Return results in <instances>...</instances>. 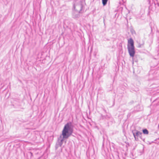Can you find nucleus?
I'll return each mask as SVG.
<instances>
[{"label":"nucleus","instance_id":"f257e3e1","mask_svg":"<svg viewBox=\"0 0 159 159\" xmlns=\"http://www.w3.org/2000/svg\"><path fill=\"white\" fill-rule=\"evenodd\" d=\"M73 132V126L71 122H69L65 125L60 135L63 137V139H67Z\"/></svg>","mask_w":159,"mask_h":159},{"label":"nucleus","instance_id":"f03ea898","mask_svg":"<svg viewBox=\"0 0 159 159\" xmlns=\"http://www.w3.org/2000/svg\"><path fill=\"white\" fill-rule=\"evenodd\" d=\"M86 5L85 2L81 0H77L73 5V8L78 13H82L84 9V6Z\"/></svg>","mask_w":159,"mask_h":159},{"label":"nucleus","instance_id":"7ed1b4c3","mask_svg":"<svg viewBox=\"0 0 159 159\" xmlns=\"http://www.w3.org/2000/svg\"><path fill=\"white\" fill-rule=\"evenodd\" d=\"M128 43L127 48L129 53L130 57H133L135 53L134 40L130 38L128 40Z\"/></svg>","mask_w":159,"mask_h":159},{"label":"nucleus","instance_id":"20e7f679","mask_svg":"<svg viewBox=\"0 0 159 159\" xmlns=\"http://www.w3.org/2000/svg\"><path fill=\"white\" fill-rule=\"evenodd\" d=\"M148 3L150 4L148 7V13H151V11L153 12L156 11L157 9V6H156L155 2H153V1H149Z\"/></svg>","mask_w":159,"mask_h":159},{"label":"nucleus","instance_id":"39448f33","mask_svg":"<svg viewBox=\"0 0 159 159\" xmlns=\"http://www.w3.org/2000/svg\"><path fill=\"white\" fill-rule=\"evenodd\" d=\"M64 139H63V137L60 135L58 138L55 146V149L56 150H57L59 147H61L62 145Z\"/></svg>","mask_w":159,"mask_h":159},{"label":"nucleus","instance_id":"423d86ee","mask_svg":"<svg viewBox=\"0 0 159 159\" xmlns=\"http://www.w3.org/2000/svg\"><path fill=\"white\" fill-rule=\"evenodd\" d=\"M132 133L134 138V139L136 141H139L138 137L141 135L143 134V133L138 131L136 129H134L132 131Z\"/></svg>","mask_w":159,"mask_h":159},{"label":"nucleus","instance_id":"0eeeda50","mask_svg":"<svg viewBox=\"0 0 159 159\" xmlns=\"http://www.w3.org/2000/svg\"><path fill=\"white\" fill-rule=\"evenodd\" d=\"M111 118V116L109 114H107L106 116H103L101 115V119L102 120H108Z\"/></svg>","mask_w":159,"mask_h":159},{"label":"nucleus","instance_id":"6e6552de","mask_svg":"<svg viewBox=\"0 0 159 159\" xmlns=\"http://www.w3.org/2000/svg\"><path fill=\"white\" fill-rule=\"evenodd\" d=\"M144 42L143 40H142L141 42L140 41V43H139L138 47L141 48L144 45Z\"/></svg>","mask_w":159,"mask_h":159},{"label":"nucleus","instance_id":"1a4fd4ad","mask_svg":"<svg viewBox=\"0 0 159 159\" xmlns=\"http://www.w3.org/2000/svg\"><path fill=\"white\" fill-rule=\"evenodd\" d=\"M143 133L144 134H148L149 133L148 131L146 129H143Z\"/></svg>","mask_w":159,"mask_h":159},{"label":"nucleus","instance_id":"9d476101","mask_svg":"<svg viewBox=\"0 0 159 159\" xmlns=\"http://www.w3.org/2000/svg\"><path fill=\"white\" fill-rule=\"evenodd\" d=\"M108 0H102V4L103 6H105L107 3Z\"/></svg>","mask_w":159,"mask_h":159},{"label":"nucleus","instance_id":"9b49d317","mask_svg":"<svg viewBox=\"0 0 159 159\" xmlns=\"http://www.w3.org/2000/svg\"><path fill=\"white\" fill-rule=\"evenodd\" d=\"M80 13H78V14H77L75 15V13L73 14V16L74 18H78L79 17L80 15L79 14Z\"/></svg>","mask_w":159,"mask_h":159},{"label":"nucleus","instance_id":"f8f14e48","mask_svg":"<svg viewBox=\"0 0 159 159\" xmlns=\"http://www.w3.org/2000/svg\"><path fill=\"white\" fill-rule=\"evenodd\" d=\"M139 137L142 139V140L143 141H144V140H145V139L143 138V134H141Z\"/></svg>","mask_w":159,"mask_h":159},{"label":"nucleus","instance_id":"ddd939ff","mask_svg":"<svg viewBox=\"0 0 159 159\" xmlns=\"http://www.w3.org/2000/svg\"><path fill=\"white\" fill-rule=\"evenodd\" d=\"M156 6H157V9H159V3L158 2H157V3H156Z\"/></svg>","mask_w":159,"mask_h":159},{"label":"nucleus","instance_id":"4468645a","mask_svg":"<svg viewBox=\"0 0 159 159\" xmlns=\"http://www.w3.org/2000/svg\"><path fill=\"white\" fill-rule=\"evenodd\" d=\"M131 32L132 34H135L136 33L135 31L134 30H131Z\"/></svg>","mask_w":159,"mask_h":159},{"label":"nucleus","instance_id":"2eb2a0df","mask_svg":"<svg viewBox=\"0 0 159 159\" xmlns=\"http://www.w3.org/2000/svg\"><path fill=\"white\" fill-rule=\"evenodd\" d=\"M131 115V112H130L129 113L128 115H127V116L128 117H129Z\"/></svg>","mask_w":159,"mask_h":159},{"label":"nucleus","instance_id":"dca6fc26","mask_svg":"<svg viewBox=\"0 0 159 159\" xmlns=\"http://www.w3.org/2000/svg\"><path fill=\"white\" fill-rule=\"evenodd\" d=\"M134 101H131V102H130V104H132V103H134Z\"/></svg>","mask_w":159,"mask_h":159},{"label":"nucleus","instance_id":"f3484780","mask_svg":"<svg viewBox=\"0 0 159 159\" xmlns=\"http://www.w3.org/2000/svg\"><path fill=\"white\" fill-rule=\"evenodd\" d=\"M134 90L133 89H131V90H130V91L131 92H132V91H134Z\"/></svg>","mask_w":159,"mask_h":159},{"label":"nucleus","instance_id":"a211bd4d","mask_svg":"<svg viewBox=\"0 0 159 159\" xmlns=\"http://www.w3.org/2000/svg\"><path fill=\"white\" fill-rule=\"evenodd\" d=\"M104 21H105V17H103V21L104 23Z\"/></svg>","mask_w":159,"mask_h":159},{"label":"nucleus","instance_id":"6ab92c4d","mask_svg":"<svg viewBox=\"0 0 159 159\" xmlns=\"http://www.w3.org/2000/svg\"><path fill=\"white\" fill-rule=\"evenodd\" d=\"M153 1V0H148V2H149V1Z\"/></svg>","mask_w":159,"mask_h":159},{"label":"nucleus","instance_id":"aec40b11","mask_svg":"<svg viewBox=\"0 0 159 159\" xmlns=\"http://www.w3.org/2000/svg\"><path fill=\"white\" fill-rule=\"evenodd\" d=\"M30 154H31V155H32L33 154H32V153L31 152H30Z\"/></svg>","mask_w":159,"mask_h":159},{"label":"nucleus","instance_id":"412c9836","mask_svg":"<svg viewBox=\"0 0 159 159\" xmlns=\"http://www.w3.org/2000/svg\"><path fill=\"white\" fill-rule=\"evenodd\" d=\"M151 30L152 31V28H151Z\"/></svg>","mask_w":159,"mask_h":159}]
</instances>
